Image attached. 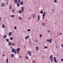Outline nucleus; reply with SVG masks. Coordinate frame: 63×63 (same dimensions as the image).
<instances>
[{
	"instance_id": "nucleus-1",
	"label": "nucleus",
	"mask_w": 63,
	"mask_h": 63,
	"mask_svg": "<svg viewBox=\"0 0 63 63\" xmlns=\"http://www.w3.org/2000/svg\"><path fill=\"white\" fill-rule=\"evenodd\" d=\"M49 59H50V60L51 62H52V61H53V56L52 55L50 56L49 57Z\"/></svg>"
},
{
	"instance_id": "nucleus-2",
	"label": "nucleus",
	"mask_w": 63,
	"mask_h": 63,
	"mask_svg": "<svg viewBox=\"0 0 63 63\" xmlns=\"http://www.w3.org/2000/svg\"><path fill=\"white\" fill-rule=\"evenodd\" d=\"M27 53L30 56H32V53H31V52L30 51H28Z\"/></svg>"
},
{
	"instance_id": "nucleus-3",
	"label": "nucleus",
	"mask_w": 63,
	"mask_h": 63,
	"mask_svg": "<svg viewBox=\"0 0 63 63\" xmlns=\"http://www.w3.org/2000/svg\"><path fill=\"white\" fill-rule=\"evenodd\" d=\"M42 16H43V17L42 18V19H44L46 16V12H44Z\"/></svg>"
},
{
	"instance_id": "nucleus-4",
	"label": "nucleus",
	"mask_w": 63,
	"mask_h": 63,
	"mask_svg": "<svg viewBox=\"0 0 63 63\" xmlns=\"http://www.w3.org/2000/svg\"><path fill=\"white\" fill-rule=\"evenodd\" d=\"M20 49L19 48H18L16 49V51L17 52V54H18V52L20 51Z\"/></svg>"
},
{
	"instance_id": "nucleus-5",
	"label": "nucleus",
	"mask_w": 63,
	"mask_h": 63,
	"mask_svg": "<svg viewBox=\"0 0 63 63\" xmlns=\"http://www.w3.org/2000/svg\"><path fill=\"white\" fill-rule=\"evenodd\" d=\"M51 41H52V39H50V40L48 39L47 40V42H49V43H51Z\"/></svg>"
},
{
	"instance_id": "nucleus-6",
	"label": "nucleus",
	"mask_w": 63,
	"mask_h": 63,
	"mask_svg": "<svg viewBox=\"0 0 63 63\" xmlns=\"http://www.w3.org/2000/svg\"><path fill=\"white\" fill-rule=\"evenodd\" d=\"M1 7H4V6H5V3L3 2L1 3Z\"/></svg>"
},
{
	"instance_id": "nucleus-7",
	"label": "nucleus",
	"mask_w": 63,
	"mask_h": 63,
	"mask_svg": "<svg viewBox=\"0 0 63 63\" xmlns=\"http://www.w3.org/2000/svg\"><path fill=\"white\" fill-rule=\"evenodd\" d=\"M20 5H23V2L22 1H21L20 2Z\"/></svg>"
},
{
	"instance_id": "nucleus-8",
	"label": "nucleus",
	"mask_w": 63,
	"mask_h": 63,
	"mask_svg": "<svg viewBox=\"0 0 63 63\" xmlns=\"http://www.w3.org/2000/svg\"><path fill=\"white\" fill-rule=\"evenodd\" d=\"M16 50L14 48L12 49L11 52H14V51Z\"/></svg>"
},
{
	"instance_id": "nucleus-9",
	"label": "nucleus",
	"mask_w": 63,
	"mask_h": 63,
	"mask_svg": "<svg viewBox=\"0 0 63 63\" xmlns=\"http://www.w3.org/2000/svg\"><path fill=\"white\" fill-rule=\"evenodd\" d=\"M21 9L22 13H23V11H24V8L23 6L22 7Z\"/></svg>"
},
{
	"instance_id": "nucleus-10",
	"label": "nucleus",
	"mask_w": 63,
	"mask_h": 63,
	"mask_svg": "<svg viewBox=\"0 0 63 63\" xmlns=\"http://www.w3.org/2000/svg\"><path fill=\"white\" fill-rule=\"evenodd\" d=\"M8 44H9L8 45L9 46H10L11 45H12V43H11V42L10 41L9 42Z\"/></svg>"
},
{
	"instance_id": "nucleus-11",
	"label": "nucleus",
	"mask_w": 63,
	"mask_h": 63,
	"mask_svg": "<svg viewBox=\"0 0 63 63\" xmlns=\"http://www.w3.org/2000/svg\"><path fill=\"white\" fill-rule=\"evenodd\" d=\"M30 36L29 35L28 36H26L25 38V39H27L29 38Z\"/></svg>"
},
{
	"instance_id": "nucleus-12",
	"label": "nucleus",
	"mask_w": 63,
	"mask_h": 63,
	"mask_svg": "<svg viewBox=\"0 0 63 63\" xmlns=\"http://www.w3.org/2000/svg\"><path fill=\"white\" fill-rule=\"evenodd\" d=\"M37 17V20H38V21H39V20L40 19V16H39V15H38Z\"/></svg>"
},
{
	"instance_id": "nucleus-13",
	"label": "nucleus",
	"mask_w": 63,
	"mask_h": 63,
	"mask_svg": "<svg viewBox=\"0 0 63 63\" xmlns=\"http://www.w3.org/2000/svg\"><path fill=\"white\" fill-rule=\"evenodd\" d=\"M36 49L37 51H38V50H39V49L38 48V46L36 47Z\"/></svg>"
},
{
	"instance_id": "nucleus-14",
	"label": "nucleus",
	"mask_w": 63,
	"mask_h": 63,
	"mask_svg": "<svg viewBox=\"0 0 63 63\" xmlns=\"http://www.w3.org/2000/svg\"><path fill=\"white\" fill-rule=\"evenodd\" d=\"M43 10H41L40 11V13H41V14H43Z\"/></svg>"
},
{
	"instance_id": "nucleus-15",
	"label": "nucleus",
	"mask_w": 63,
	"mask_h": 63,
	"mask_svg": "<svg viewBox=\"0 0 63 63\" xmlns=\"http://www.w3.org/2000/svg\"><path fill=\"white\" fill-rule=\"evenodd\" d=\"M18 18H19V19H20V20H22V17H19Z\"/></svg>"
},
{
	"instance_id": "nucleus-16",
	"label": "nucleus",
	"mask_w": 63,
	"mask_h": 63,
	"mask_svg": "<svg viewBox=\"0 0 63 63\" xmlns=\"http://www.w3.org/2000/svg\"><path fill=\"white\" fill-rule=\"evenodd\" d=\"M6 41H7V42H9V40L8 39H6Z\"/></svg>"
},
{
	"instance_id": "nucleus-17",
	"label": "nucleus",
	"mask_w": 63,
	"mask_h": 63,
	"mask_svg": "<svg viewBox=\"0 0 63 63\" xmlns=\"http://www.w3.org/2000/svg\"><path fill=\"white\" fill-rule=\"evenodd\" d=\"M14 56V55L13 54H12L11 55V57H13Z\"/></svg>"
},
{
	"instance_id": "nucleus-18",
	"label": "nucleus",
	"mask_w": 63,
	"mask_h": 63,
	"mask_svg": "<svg viewBox=\"0 0 63 63\" xmlns=\"http://www.w3.org/2000/svg\"><path fill=\"white\" fill-rule=\"evenodd\" d=\"M11 17H12V18L13 17H15V15H11Z\"/></svg>"
},
{
	"instance_id": "nucleus-19",
	"label": "nucleus",
	"mask_w": 63,
	"mask_h": 63,
	"mask_svg": "<svg viewBox=\"0 0 63 63\" xmlns=\"http://www.w3.org/2000/svg\"><path fill=\"white\" fill-rule=\"evenodd\" d=\"M9 36H11L12 35V32H10L9 34Z\"/></svg>"
},
{
	"instance_id": "nucleus-20",
	"label": "nucleus",
	"mask_w": 63,
	"mask_h": 63,
	"mask_svg": "<svg viewBox=\"0 0 63 63\" xmlns=\"http://www.w3.org/2000/svg\"><path fill=\"white\" fill-rule=\"evenodd\" d=\"M7 37V35H4L3 37V38L4 39H5V38H6Z\"/></svg>"
},
{
	"instance_id": "nucleus-21",
	"label": "nucleus",
	"mask_w": 63,
	"mask_h": 63,
	"mask_svg": "<svg viewBox=\"0 0 63 63\" xmlns=\"http://www.w3.org/2000/svg\"><path fill=\"white\" fill-rule=\"evenodd\" d=\"M17 5L18 7H19V4L18 3H17Z\"/></svg>"
},
{
	"instance_id": "nucleus-22",
	"label": "nucleus",
	"mask_w": 63,
	"mask_h": 63,
	"mask_svg": "<svg viewBox=\"0 0 63 63\" xmlns=\"http://www.w3.org/2000/svg\"><path fill=\"white\" fill-rule=\"evenodd\" d=\"M13 37H10V40H13Z\"/></svg>"
},
{
	"instance_id": "nucleus-23",
	"label": "nucleus",
	"mask_w": 63,
	"mask_h": 63,
	"mask_svg": "<svg viewBox=\"0 0 63 63\" xmlns=\"http://www.w3.org/2000/svg\"><path fill=\"white\" fill-rule=\"evenodd\" d=\"M14 52L15 54H16V50H15V51Z\"/></svg>"
},
{
	"instance_id": "nucleus-24",
	"label": "nucleus",
	"mask_w": 63,
	"mask_h": 63,
	"mask_svg": "<svg viewBox=\"0 0 63 63\" xmlns=\"http://www.w3.org/2000/svg\"><path fill=\"white\" fill-rule=\"evenodd\" d=\"M44 47L46 49H47V46H44Z\"/></svg>"
},
{
	"instance_id": "nucleus-25",
	"label": "nucleus",
	"mask_w": 63,
	"mask_h": 63,
	"mask_svg": "<svg viewBox=\"0 0 63 63\" xmlns=\"http://www.w3.org/2000/svg\"><path fill=\"white\" fill-rule=\"evenodd\" d=\"M32 16H33V17L34 18L35 17V15L34 14H33L32 15Z\"/></svg>"
},
{
	"instance_id": "nucleus-26",
	"label": "nucleus",
	"mask_w": 63,
	"mask_h": 63,
	"mask_svg": "<svg viewBox=\"0 0 63 63\" xmlns=\"http://www.w3.org/2000/svg\"><path fill=\"white\" fill-rule=\"evenodd\" d=\"M14 2L15 3H17V0H14Z\"/></svg>"
},
{
	"instance_id": "nucleus-27",
	"label": "nucleus",
	"mask_w": 63,
	"mask_h": 63,
	"mask_svg": "<svg viewBox=\"0 0 63 63\" xmlns=\"http://www.w3.org/2000/svg\"><path fill=\"white\" fill-rule=\"evenodd\" d=\"M42 25L44 26H45V24L44 23H43L42 24Z\"/></svg>"
},
{
	"instance_id": "nucleus-28",
	"label": "nucleus",
	"mask_w": 63,
	"mask_h": 63,
	"mask_svg": "<svg viewBox=\"0 0 63 63\" xmlns=\"http://www.w3.org/2000/svg\"><path fill=\"white\" fill-rule=\"evenodd\" d=\"M22 12V11H21V10H20L19 11V13H20V14H21V12Z\"/></svg>"
},
{
	"instance_id": "nucleus-29",
	"label": "nucleus",
	"mask_w": 63,
	"mask_h": 63,
	"mask_svg": "<svg viewBox=\"0 0 63 63\" xmlns=\"http://www.w3.org/2000/svg\"><path fill=\"white\" fill-rule=\"evenodd\" d=\"M2 27L3 28H5V25H4L3 24L2 25Z\"/></svg>"
},
{
	"instance_id": "nucleus-30",
	"label": "nucleus",
	"mask_w": 63,
	"mask_h": 63,
	"mask_svg": "<svg viewBox=\"0 0 63 63\" xmlns=\"http://www.w3.org/2000/svg\"><path fill=\"white\" fill-rule=\"evenodd\" d=\"M10 7H9V9H10L11 10L12 8V5H10Z\"/></svg>"
},
{
	"instance_id": "nucleus-31",
	"label": "nucleus",
	"mask_w": 63,
	"mask_h": 63,
	"mask_svg": "<svg viewBox=\"0 0 63 63\" xmlns=\"http://www.w3.org/2000/svg\"><path fill=\"white\" fill-rule=\"evenodd\" d=\"M15 10L14 9H12V12L13 13H14L15 12Z\"/></svg>"
},
{
	"instance_id": "nucleus-32",
	"label": "nucleus",
	"mask_w": 63,
	"mask_h": 63,
	"mask_svg": "<svg viewBox=\"0 0 63 63\" xmlns=\"http://www.w3.org/2000/svg\"><path fill=\"white\" fill-rule=\"evenodd\" d=\"M8 58H7L6 60L7 63H8Z\"/></svg>"
},
{
	"instance_id": "nucleus-33",
	"label": "nucleus",
	"mask_w": 63,
	"mask_h": 63,
	"mask_svg": "<svg viewBox=\"0 0 63 63\" xmlns=\"http://www.w3.org/2000/svg\"><path fill=\"white\" fill-rule=\"evenodd\" d=\"M39 36L40 37H41H41H42V34H40Z\"/></svg>"
},
{
	"instance_id": "nucleus-34",
	"label": "nucleus",
	"mask_w": 63,
	"mask_h": 63,
	"mask_svg": "<svg viewBox=\"0 0 63 63\" xmlns=\"http://www.w3.org/2000/svg\"><path fill=\"white\" fill-rule=\"evenodd\" d=\"M33 63H36V62H35V60H33Z\"/></svg>"
},
{
	"instance_id": "nucleus-35",
	"label": "nucleus",
	"mask_w": 63,
	"mask_h": 63,
	"mask_svg": "<svg viewBox=\"0 0 63 63\" xmlns=\"http://www.w3.org/2000/svg\"><path fill=\"white\" fill-rule=\"evenodd\" d=\"M54 2H55V3H57V1H56V0H54Z\"/></svg>"
},
{
	"instance_id": "nucleus-36",
	"label": "nucleus",
	"mask_w": 63,
	"mask_h": 63,
	"mask_svg": "<svg viewBox=\"0 0 63 63\" xmlns=\"http://www.w3.org/2000/svg\"><path fill=\"white\" fill-rule=\"evenodd\" d=\"M35 42H36V43H37V42H38V40H35Z\"/></svg>"
},
{
	"instance_id": "nucleus-37",
	"label": "nucleus",
	"mask_w": 63,
	"mask_h": 63,
	"mask_svg": "<svg viewBox=\"0 0 63 63\" xmlns=\"http://www.w3.org/2000/svg\"><path fill=\"white\" fill-rule=\"evenodd\" d=\"M14 29L15 30H16V26L15 27Z\"/></svg>"
},
{
	"instance_id": "nucleus-38",
	"label": "nucleus",
	"mask_w": 63,
	"mask_h": 63,
	"mask_svg": "<svg viewBox=\"0 0 63 63\" xmlns=\"http://www.w3.org/2000/svg\"><path fill=\"white\" fill-rule=\"evenodd\" d=\"M28 32H30V29H28Z\"/></svg>"
},
{
	"instance_id": "nucleus-39",
	"label": "nucleus",
	"mask_w": 63,
	"mask_h": 63,
	"mask_svg": "<svg viewBox=\"0 0 63 63\" xmlns=\"http://www.w3.org/2000/svg\"><path fill=\"white\" fill-rule=\"evenodd\" d=\"M20 0H18V3H20Z\"/></svg>"
},
{
	"instance_id": "nucleus-40",
	"label": "nucleus",
	"mask_w": 63,
	"mask_h": 63,
	"mask_svg": "<svg viewBox=\"0 0 63 63\" xmlns=\"http://www.w3.org/2000/svg\"><path fill=\"white\" fill-rule=\"evenodd\" d=\"M54 60L55 62H57V60Z\"/></svg>"
},
{
	"instance_id": "nucleus-41",
	"label": "nucleus",
	"mask_w": 63,
	"mask_h": 63,
	"mask_svg": "<svg viewBox=\"0 0 63 63\" xmlns=\"http://www.w3.org/2000/svg\"><path fill=\"white\" fill-rule=\"evenodd\" d=\"M54 60H55L56 59V58L55 57H54L53 58Z\"/></svg>"
},
{
	"instance_id": "nucleus-42",
	"label": "nucleus",
	"mask_w": 63,
	"mask_h": 63,
	"mask_svg": "<svg viewBox=\"0 0 63 63\" xmlns=\"http://www.w3.org/2000/svg\"><path fill=\"white\" fill-rule=\"evenodd\" d=\"M47 32L48 33H49L50 32V30H48Z\"/></svg>"
},
{
	"instance_id": "nucleus-43",
	"label": "nucleus",
	"mask_w": 63,
	"mask_h": 63,
	"mask_svg": "<svg viewBox=\"0 0 63 63\" xmlns=\"http://www.w3.org/2000/svg\"><path fill=\"white\" fill-rule=\"evenodd\" d=\"M26 59H28V57L27 56H26Z\"/></svg>"
},
{
	"instance_id": "nucleus-44",
	"label": "nucleus",
	"mask_w": 63,
	"mask_h": 63,
	"mask_svg": "<svg viewBox=\"0 0 63 63\" xmlns=\"http://www.w3.org/2000/svg\"><path fill=\"white\" fill-rule=\"evenodd\" d=\"M13 46H15V43H13Z\"/></svg>"
},
{
	"instance_id": "nucleus-45",
	"label": "nucleus",
	"mask_w": 63,
	"mask_h": 63,
	"mask_svg": "<svg viewBox=\"0 0 63 63\" xmlns=\"http://www.w3.org/2000/svg\"><path fill=\"white\" fill-rule=\"evenodd\" d=\"M20 58H22V57L21 56H20Z\"/></svg>"
},
{
	"instance_id": "nucleus-46",
	"label": "nucleus",
	"mask_w": 63,
	"mask_h": 63,
	"mask_svg": "<svg viewBox=\"0 0 63 63\" xmlns=\"http://www.w3.org/2000/svg\"><path fill=\"white\" fill-rule=\"evenodd\" d=\"M62 61H63V59H61Z\"/></svg>"
},
{
	"instance_id": "nucleus-47",
	"label": "nucleus",
	"mask_w": 63,
	"mask_h": 63,
	"mask_svg": "<svg viewBox=\"0 0 63 63\" xmlns=\"http://www.w3.org/2000/svg\"><path fill=\"white\" fill-rule=\"evenodd\" d=\"M5 56V55H4V54H3V57H4V56Z\"/></svg>"
},
{
	"instance_id": "nucleus-48",
	"label": "nucleus",
	"mask_w": 63,
	"mask_h": 63,
	"mask_svg": "<svg viewBox=\"0 0 63 63\" xmlns=\"http://www.w3.org/2000/svg\"><path fill=\"white\" fill-rule=\"evenodd\" d=\"M12 48H13V47H10V49H12Z\"/></svg>"
},
{
	"instance_id": "nucleus-49",
	"label": "nucleus",
	"mask_w": 63,
	"mask_h": 63,
	"mask_svg": "<svg viewBox=\"0 0 63 63\" xmlns=\"http://www.w3.org/2000/svg\"><path fill=\"white\" fill-rule=\"evenodd\" d=\"M60 35H62V33L61 32L60 33Z\"/></svg>"
},
{
	"instance_id": "nucleus-50",
	"label": "nucleus",
	"mask_w": 63,
	"mask_h": 63,
	"mask_svg": "<svg viewBox=\"0 0 63 63\" xmlns=\"http://www.w3.org/2000/svg\"><path fill=\"white\" fill-rule=\"evenodd\" d=\"M58 47V46H56V48H57V47Z\"/></svg>"
},
{
	"instance_id": "nucleus-51",
	"label": "nucleus",
	"mask_w": 63,
	"mask_h": 63,
	"mask_svg": "<svg viewBox=\"0 0 63 63\" xmlns=\"http://www.w3.org/2000/svg\"><path fill=\"white\" fill-rule=\"evenodd\" d=\"M31 19V18H30V17L29 18V19Z\"/></svg>"
},
{
	"instance_id": "nucleus-52",
	"label": "nucleus",
	"mask_w": 63,
	"mask_h": 63,
	"mask_svg": "<svg viewBox=\"0 0 63 63\" xmlns=\"http://www.w3.org/2000/svg\"><path fill=\"white\" fill-rule=\"evenodd\" d=\"M57 34H58V36H59V33H58Z\"/></svg>"
},
{
	"instance_id": "nucleus-53",
	"label": "nucleus",
	"mask_w": 63,
	"mask_h": 63,
	"mask_svg": "<svg viewBox=\"0 0 63 63\" xmlns=\"http://www.w3.org/2000/svg\"><path fill=\"white\" fill-rule=\"evenodd\" d=\"M1 17H0V21H1Z\"/></svg>"
},
{
	"instance_id": "nucleus-54",
	"label": "nucleus",
	"mask_w": 63,
	"mask_h": 63,
	"mask_svg": "<svg viewBox=\"0 0 63 63\" xmlns=\"http://www.w3.org/2000/svg\"><path fill=\"white\" fill-rule=\"evenodd\" d=\"M7 5H8V2L7 3Z\"/></svg>"
},
{
	"instance_id": "nucleus-55",
	"label": "nucleus",
	"mask_w": 63,
	"mask_h": 63,
	"mask_svg": "<svg viewBox=\"0 0 63 63\" xmlns=\"http://www.w3.org/2000/svg\"><path fill=\"white\" fill-rule=\"evenodd\" d=\"M29 42L30 43H30H31V42H30V41H29Z\"/></svg>"
},
{
	"instance_id": "nucleus-56",
	"label": "nucleus",
	"mask_w": 63,
	"mask_h": 63,
	"mask_svg": "<svg viewBox=\"0 0 63 63\" xmlns=\"http://www.w3.org/2000/svg\"><path fill=\"white\" fill-rule=\"evenodd\" d=\"M7 2H8V0H7Z\"/></svg>"
},
{
	"instance_id": "nucleus-57",
	"label": "nucleus",
	"mask_w": 63,
	"mask_h": 63,
	"mask_svg": "<svg viewBox=\"0 0 63 63\" xmlns=\"http://www.w3.org/2000/svg\"><path fill=\"white\" fill-rule=\"evenodd\" d=\"M0 51H1V50H0Z\"/></svg>"
}]
</instances>
